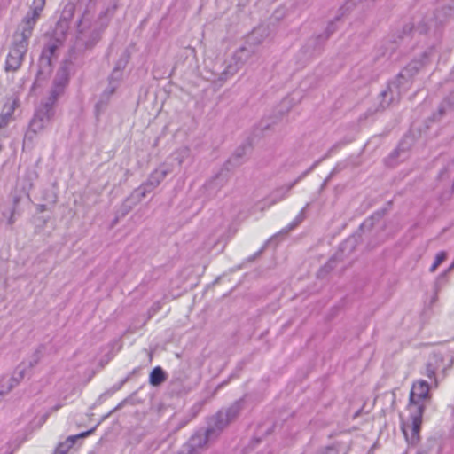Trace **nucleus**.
Returning a JSON list of instances; mask_svg holds the SVG:
<instances>
[{"instance_id":"7ed1b4c3","label":"nucleus","mask_w":454,"mask_h":454,"mask_svg":"<svg viewBox=\"0 0 454 454\" xmlns=\"http://www.w3.org/2000/svg\"><path fill=\"white\" fill-rule=\"evenodd\" d=\"M67 82V78L64 72L58 74V77L55 79L53 87L51 90L50 97L47 101L42 104V106L36 110L30 121L29 129L26 135L27 138H31L30 133H40L50 125L54 115L53 105L58 98L63 93Z\"/></svg>"},{"instance_id":"412c9836","label":"nucleus","mask_w":454,"mask_h":454,"mask_svg":"<svg viewBox=\"0 0 454 454\" xmlns=\"http://www.w3.org/2000/svg\"><path fill=\"white\" fill-rule=\"evenodd\" d=\"M160 302H155L153 303V305L151 307V309H149V315L150 317L154 315L155 313H157L160 309Z\"/></svg>"},{"instance_id":"a878e982","label":"nucleus","mask_w":454,"mask_h":454,"mask_svg":"<svg viewBox=\"0 0 454 454\" xmlns=\"http://www.w3.org/2000/svg\"><path fill=\"white\" fill-rule=\"evenodd\" d=\"M454 268V262H452V265L450 266V269Z\"/></svg>"},{"instance_id":"aec40b11","label":"nucleus","mask_w":454,"mask_h":454,"mask_svg":"<svg viewBox=\"0 0 454 454\" xmlns=\"http://www.w3.org/2000/svg\"><path fill=\"white\" fill-rule=\"evenodd\" d=\"M411 67H407V68H405L404 70H403V71L400 73V74H399V76H398V78H397L396 84H394L395 86H396V87H397V86H399V85L403 84V79H405L406 77H408V76L410 75V74H409V72H410V69H411Z\"/></svg>"},{"instance_id":"0eeeda50","label":"nucleus","mask_w":454,"mask_h":454,"mask_svg":"<svg viewBox=\"0 0 454 454\" xmlns=\"http://www.w3.org/2000/svg\"><path fill=\"white\" fill-rule=\"evenodd\" d=\"M213 431V428H208L206 433L195 434L177 454H200L208 447Z\"/></svg>"},{"instance_id":"5701e85b","label":"nucleus","mask_w":454,"mask_h":454,"mask_svg":"<svg viewBox=\"0 0 454 454\" xmlns=\"http://www.w3.org/2000/svg\"><path fill=\"white\" fill-rule=\"evenodd\" d=\"M349 245H351V246L353 245V244H352V242H351V240H349V239H348V240H347V241L343 244V246H344V247H348V246H349Z\"/></svg>"},{"instance_id":"a211bd4d","label":"nucleus","mask_w":454,"mask_h":454,"mask_svg":"<svg viewBox=\"0 0 454 454\" xmlns=\"http://www.w3.org/2000/svg\"><path fill=\"white\" fill-rule=\"evenodd\" d=\"M177 158L179 164H182L184 160L189 156L190 154V149L188 147H182L179 150L176 151Z\"/></svg>"},{"instance_id":"b1692460","label":"nucleus","mask_w":454,"mask_h":454,"mask_svg":"<svg viewBox=\"0 0 454 454\" xmlns=\"http://www.w3.org/2000/svg\"><path fill=\"white\" fill-rule=\"evenodd\" d=\"M382 95H383V96H386V95H387V91H384V92L382 93Z\"/></svg>"},{"instance_id":"6ab92c4d","label":"nucleus","mask_w":454,"mask_h":454,"mask_svg":"<svg viewBox=\"0 0 454 454\" xmlns=\"http://www.w3.org/2000/svg\"><path fill=\"white\" fill-rule=\"evenodd\" d=\"M446 259V253L440 252L435 256V261L430 268V271L434 272L437 267Z\"/></svg>"},{"instance_id":"f257e3e1","label":"nucleus","mask_w":454,"mask_h":454,"mask_svg":"<svg viewBox=\"0 0 454 454\" xmlns=\"http://www.w3.org/2000/svg\"><path fill=\"white\" fill-rule=\"evenodd\" d=\"M44 5L45 0H33L31 11L27 13L13 35V41L6 58V71H16L20 67L27 50L28 38Z\"/></svg>"},{"instance_id":"9b49d317","label":"nucleus","mask_w":454,"mask_h":454,"mask_svg":"<svg viewBox=\"0 0 454 454\" xmlns=\"http://www.w3.org/2000/svg\"><path fill=\"white\" fill-rule=\"evenodd\" d=\"M94 430H95V428H92L89 431L78 434L76 435L68 436L64 442H60L58 445V447L56 449V453L57 454H67L69 451V450L74 445L77 439L84 438V437L91 434Z\"/></svg>"},{"instance_id":"ddd939ff","label":"nucleus","mask_w":454,"mask_h":454,"mask_svg":"<svg viewBox=\"0 0 454 454\" xmlns=\"http://www.w3.org/2000/svg\"><path fill=\"white\" fill-rule=\"evenodd\" d=\"M167 373L160 366H157L152 370L149 375V383L153 387H159L167 380Z\"/></svg>"},{"instance_id":"1a4fd4ad","label":"nucleus","mask_w":454,"mask_h":454,"mask_svg":"<svg viewBox=\"0 0 454 454\" xmlns=\"http://www.w3.org/2000/svg\"><path fill=\"white\" fill-rule=\"evenodd\" d=\"M19 105V99L16 96L9 97L5 99L0 113V129L5 128L12 120V114Z\"/></svg>"},{"instance_id":"f03ea898","label":"nucleus","mask_w":454,"mask_h":454,"mask_svg":"<svg viewBox=\"0 0 454 454\" xmlns=\"http://www.w3.org/2000/svg\"><path fill=\"white\" fill-rule=\"evenodd\" d=\"M429 389L428 383L420 380L413 383L410 392L407 406L409 415L403 419L402 431L406 440L411 444L417 443L419 439L426 402L430 399Z\"/></svg>"},{"instance_id":"423d86ee","label":"nucleus","mask_w":454,"mask_h":454,"mask_svg":"<svg viewBox=\"0 0 454 454\" xmlns=\"http://www.w3.org/2000/svg\"><path fill=\"white\" fill-rule=\"evenodd\" d=\"M241 410L240 402H236L224 411H220L214 419V424L209 427L213 428L214 431L211 434L212 436H215L221 430L229 425L233 419H235Z\"/></svg>"},{"instance_id":"20e7f679","label":"nucleus","mask_w":454,"mask_h":454,"mask_svg":"<svg viewBox=\"0 0 454 454\" xmlns=\"http://www.w3.org/2000/svg\"><path fill=\"white\" fill-rule=\"evenodd\" d=\"M255 50L246 44L238 48L231 55L222 75L224 79L236 74L242 67L254 55Z\"/></svg>"},{"instance_id":"393cba45","label":"nucleus","mask_w":454,"mask_h":454,"mask_svg":"<svg viewBox=\"0 0 454 454\" xmlns=\"http://www.w3.org/2000/svg\"><path fill=\"white\" fill-rule=\"evenodd\" d=\"M9 223H13L12 219H10V220H9Z\"/></svg>"},{"instance_id":"f3484780","label":"nucleus","mask_w":454,"mask_h":454,"mask_svg":"<svg viewBox=\"0 0 454 454\" xmlns=\"http://www.w3.org/2000/svg\"><path fill=\"white\" fill-rule=\"evenodd\" d=\"M291 187L292 186L289 185V186L282 187V188L275 191L273 193L274 199L272 200L271 204H275L276 202L281 200L286 196V194L289 192Z\"/></svg>"},{"instance_id":"39448f33","label":"nucleus","mask_w":454,"mask_h":454,"mask_svg":"<svg viewBox=\"0 0 454 454\" xmlns=\"http://www.w3.org/2000/svg\"><path fill=\"white\" fill-rule=\"evenodd\" d=\"M170 172V167L167 165H160L151 173L147 181L134 192L133 196L140 201L147 195V193L154 190Z\"/></svg>"},{"instance_id":"dca6fc26","label":"nucleus","mask_w":454,"mask_h":454,"mask_svg":"<svg viewBox=\"0 0 454 454\" xmlns=\"http://www.w3.org/2000/svg\"><path fill=\"white\" fill-rule=\"evenodd\" d=\"M307 207L308 205L301 210L295 219L286 228L283 229L279 234H287L290 231L298 226L305 218V210Z\"/></svg>"},{"instance_id":"4468645a","label":"nucleus","mask_w":454,"mask_h":454,"mask_svg":"<svg viewBox=\"0 0 454 454\" xmlns=\"http://www.w3.org/2000/svg\"><path fill=\"white\" fill-rule=\"evenodd\" d=\"M20 383L16 379L12 377H4L0 381V394L4 395L9 393L12 389H13Z\"/></svg>"},{"instance_id":"9d476101","label":"nucleus","mask_w":454,"mask_h":454,"mask_svg":"<svg viewBox=\"0 0 454 454\" xmlns=\"http://www.w3.org/2000/svg\"><path fill=\"white\" fill-rule=\"evenodd\" d=\"M442 363H443V357L442 356L434 355L430 358V360L427 363V367H426V375L429 379H434L435 387L438 386V381L435 378L436 372L439 370H442L443 373L445 372V367L442 366Z\"/></svg>"},{"instance_id":"6e6552de","label":"nucleus","mask_w":454,"mask_h":454,"mask_svg":"<svg viewBox=\"0 0 454 454\" xmlns=\"http://www.w3.org/2000/svg\"><path fill=\"white\" fill-rule=\"evenodd\" d=\"M121 79V71L119 68H114L109 77V83L107 88L103 91L98 102L96 105L98 112L102 111L107 105L110 98L114 94L119 86Z\"/></svg>"},{"instance_id":"2eb2a0df","label":"nucleus","mask_w":454,"mask_h":454,"mask_svg":"<svg viewBox=\"0 0 454 454\" xmlns=\"http://www.w3.org/2000/svg\"><path fill=\"white\" fill-rule=\"evenodd\" d=\"M263 35L260 33V29H254L250 35H247L246 45L254 49L255 46L262 43Z\"/></svg>"},{"instance_id":"f8f14e48","label":"nucleus","mask_w":454,"mask_h":454,"mask_svg":"<svg viewBox=\"0 0 454 454\" xmlns=\"http://www.w3.org/2000/svg\"><path fill=\"white\" fill-rule=\"evenodd\" d=\"M39 360H40V354L37 351L34 354L33 359L31 361H29L27 364L26 363H22L18 365V367L13 372L12 377L14 379H16L17 381L20 383L24 379L27 370L28 368H32L35 364H37Z\"/></svg>"},{"instance_id":"4be33fe9","label":"nucleus","mask_w":454,"mask_h":454,"mask_svg":"<svg viewBox=\"0 0 454 454\" xmlns=\"http://www.w3.org/2000/svg\"><path fill=\"white\" fill-rule=\"evenodd\" d=\"M270 242V239L268 241H266V243L263 245V247L261 248V250L257 253V255L261 254L263 250L266 248V247L268 246V243Z\"/></svg>"}]
</instances>
